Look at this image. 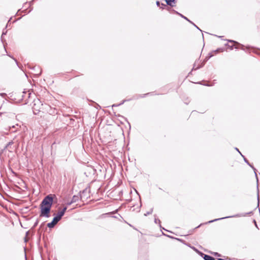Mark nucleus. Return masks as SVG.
Listing matches in <instances>:
<instances>
[{"label":"nucleus","mask_w":260,"mask_h":260,"mask_svg":"<svg viewBox=\"0 0 260 260\" xmlns=\"http://www.w3.org/2000/svg\"><path fill=\"white\" fill-rule=\"evenodd\" d=\"M222 51H223L222 49H217L216 51H215V52H221Z\"/></svg>","instance_id":"obj_10"},{"label":"nucleus","mask_w":260,"mask_h":260,"mask_svg":"<svg viewBox=\"0 0 260 260\" xmlns=\"http://www.w3.org/2000/svg\"><path fill=\"white\" fill-rule=\"evenodd\" d=\"M56 223H55V222H53V221L52 220V222H50V223H48V224H47V226L49 228H52L54 226V225L56 224Z\"/></svg>","instance_id":"obj_8"},{"label":"nucleus","mask_w":260,"mask_h":260,"mask_svg":"<svg viewBox=\"0 0 260 260\" xmlns=\"http://www.w3.org/2000/svg\"><path fill=\"white\" fill-rule=\"evenodd\" d=\"M35 114H39L40 113H48L50 115L56 114L55 108H51L47 104H43L39 100H35L32 107Z\"/></svg>","instance_id":"obj_1"},{"label":"nucleus","mask_w":260,"mask_h":260,"mask_svg":"<svg viewBox=\"0 0 260 260\" xmlns=\"http://www.w3.org/2000/svg\"><path fill=\"white\" fill-rule=\"evenodd\" d=\"M204 258L205 260H215L213 257L208 255H205Z\"/></svg>","instance_id":"obj_6"},{"label":"nucleus","mask_w":260,"mask_h":260,"mask_svg":"<svg viewBox=\"0 0 260 260\" xmlns=\"http://www.w3.org/2000/svg\"><path fill=\"white\" fill-rule=\"evenodd\" d=\"M204 63H205V60H198V61H196L194 64V66H193V69L194 70H197L199 68H200L201 67H203L204 65Z\"/></svg>","instance_id":"obj_3"},{"label":"nucleus","mask_w":260,"mask_h":260,"mask_svg":"<svg viewBox=\"0 0 260 260\" xmlns=\"http://www.w3.org/2000/svg\"><path fill=\"white\" fill-rule=\"evenodd\" d=\"M60 220V219L58 218L57 216L54 217L53 219V222H55V223H57Z\"/></svg>","instance_id":"obj_9"},{"label":"nucleus","mask_w":260,"mask_h":260,"mask_svg":"<svg viewBox=\"0 0 260 260\" xmlns=\"http://www.w3.org/2000/svg\"><path fill=\"white\" fill-rule=\"evenodd\" d=\"M166 3L172 7H173L175 4L176 0H165Z\"/></svg>","instance_id":"obj_5"},{"label":"nucleus","mask_w":260,"mask_h":260,"mask_svg":"<svg viewBox=\"0 0 260 260\" xmlns=\"http://www.w3.org/2000/svg\"><path fill=\"white\" fill-rule=\"evenodd\" d=\"M67 207H64L62 210H59L57 213V216L60 219L61 218L62 216L64 215L66 211L67 210Z\"/></svg>","instance_id":"obj_4"},{"label":"nucleus","mask_w":260,"mask_h":260,"mask_svg":"<svg viewBox=\"0 0 260 260\" xmlns=\"http://www.w3.org/2000/svg\"><path fill=\"white\" fill-rule=\"evenodd\" d=\"M53 200L52 194H49L43 199L40 204V216L50 217V212L53 204Z\"/></svg>","instance_id":"obj_2"},{"label":"nucleus","mask_w":260,"mask_h":260,"mask_svg":"<svg viewBox=\"0 0 260 260\" xmlns=\"http://www.w3.org/2000/svg\"><path fill=\"white\" fill-rule=\"evenodd\" d=\"M230 42L233 43V46H234L236 48H238V46L240 45L239 43L236 42L234 41H230Z\"/></svg>","instance_id":"obj_7"},{"label":"nucleus","mask_w":260,"mask_h":260,"mask_svg":"<svg viewBox=\"0 0 260 260\" xmlns=\"http://www.w3.org/2000/svg\"><path fill=\"white\" fill-rule=\"evenodd\" d=\"M156 5H157V6H160V3L158 1H157L156 2Z\"/></svg>","instance_id":"obj_11"}]
</instances>
